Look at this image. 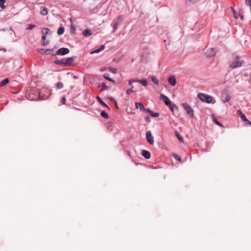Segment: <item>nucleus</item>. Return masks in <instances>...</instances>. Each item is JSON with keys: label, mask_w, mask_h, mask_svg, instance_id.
<instances>
[{"label": "nucleus", "mask_w": 251, "mask_h": 251, "mask_svg": "<svg viewBox=\"0 0 251 251\" xmlns=\"http://www.w3.org/2000/svg\"><path fill=\"white\" fill-rule=\"evenodd\" d=\"M160 99L165 103L167 106H170L171 105V101L170 99L166 96L164 95H160Z\"/></svg>", "instance_id": "8"}, {"label": "nucleus", "mask_w": 251, "mask_h": 251, "mask_svg": "<svg viewBox=\"0 0 251 251\" xmlns=\"http://www.w3.org/2000/svg\"><path fill=\"white\" fill-rule=\"evenodd\" d=\"M53 50L51 49H47L44 50V52L43 53H44L45 54L50 55V54H53Z\"/></svg>", "instance_id": "17"}, {"label": "nucleus", "mask_w": 251, "mask_h": 251, "mask_svg": "<svg viewBox=\"0 0 251 251\" xmlns=\"http://www.w3.org/2000/svg\"><path fill=\"white\" fill-rule=\"evenodd\" d=\"M143 111H146V112L149 113L150 114L151 113V111L149 109H145V110H143Z\"/></svg>", "instance_id": "39"}, {"label": "nucleus", "mask_w": 251, "mask_h": 251, "mask_svg": "<svg viewBox=\"0 0 251 251\" xmlns=\"http://www.w3.org/2000/svg\"><path fill=\"white\" fill-rule=\"evenodd\" d=\"M63 87V84L62 82H59L56 84V87L57 89H60Z\"/></svg>", "instance_id": "30"}, {"label": "nucleus", "mask_w": 251, "mask_h": 251, "mask_svg": "<svg viewBox=\"0 0 251 251\" xmlns=\"http://www.w3.org/2000/svg\"><path fill=\"white\" fill-rule=\"evenodd\" d=\"M46 31V33H45V35H43L42 37V40L45 41L46 38V34L48 33V32L49 31V29L48 28H43L42 29V33L44 34V31Z\"/></svg>", "instance_id": "15"}, {"label": "nucleus", "mask_w": 251, "mask_h": 251, "mask_svg": "<svg viewBox=\"0 0 251 251\" xmlns=\"http://www.w3.org/2000/svg\"><path fill=\"white\" fill-rule=\"evenodd\" d=\"M200 0H185V3L188 5H192L198 2Z\"/></svg>", "instance_id": "14"}, {"label": "nucleus", "mask_w": 251, "mask_h": 251, "mask_svg": "<svg viewBox=\"0 0 251 251\" xmlns=\"http://www.w3.org/2000/svg\"><path fill=\"white\" fill-rule=\"evenodd\" d=\"M101 86L102 87V89L103 90H107L109 88L104 83H102Z\"/></svg>", "instance_id": "31"}, {"label": "nucleus", "mask_w": 251, "mask_h": 251, "mask_svg": "<svg viewBox=\"0 0 251 251\" xmlns=\"http://www.w3.org/2000/svg\"><path fill=\"white\" fill-rule=\"evenodd\" d=\"M175 135L176 136V137L177 138L178 140L180 142H183V138H182V137L180 135V134H179V133H178V131H175Z\"/></svg>", "instance_id": "18"}, {"label": "nucleus", "mask_w": 251, "mask_h": 251, "mask_svg": "<svg viewBox=\"0 0 251 251\" xmlns=\"http://www.w3.org/2000/svg\"><path fill=\"white\" fill-rule=\"evenodd\" d=\"M43 45H48V43H45V41H44L43 43Z\"/></svg>", "instance_id": "43"}, {"label": "nucleus", "mask_w": 251, "mask_h": 251, "mask_svg": "<svg viewBox=\"0 0 251 251\" xmlns=\"http://www.w3.org/2000/svg\"><path fill=\"white\" fill-rule=\"evenodd\" d=\"M135 106L136 108L137 109H140V110L142 111H143V110H145V107L142 103L140 102H136L135 103Z\"/></svg>", "instance_id": "13"}, {"label": "nucleus", "mask_w": 251, "mask_h": 251, "mask_svg": "<svg viewBox=\"0 0 251 251\" xmlns=\"http://www.w3.org/2000/svg\"><path fill=\"white\" fill-rule=\"evenodd\" d=\"M145 120L147 121H148V122H150V118L149 117H147L145 118Z\"/></svg>", "instance_id": "42"}, {"label": "nucleus", "mask_w": 251, "mask_h": 251, "mask_svg": "<svg viewBox=\"0 0 251 251\" xmlns=\"http://www.w3.org/2000/svg\"><path fill=\"white\" fill-rule=\"evenodd\" d=\"M104 48H105L104 46V45H102L100 49H97L95 50H94V51L92 52V53H99L100 51L103 50Z\"/></svg>", "instance_id": "23"}, {"label": "nucleus", "mask_w": 251, "mask_h": 251, "mask_svg": "<svg viewBox=\"0 0 251 251\" xmlns=\"http://www.w3.org/2000/svg\"><path fill=\"white\" fill-rule=\"evenodd\" d=\"M115 103L116 104V106H117V102L116 101H115Z\"/></svg>", "instance_id": "45"}, {"label": "nucleus", "mask_w": 251, "mask_h": 251, "mask_svg": "<svg viewBox=\"0 0 251 251\" xmlns=\"http://www.w3.org/2000/svg\"><path fill=\"white\" fill-rule=\"evenodd\" d=\"M243 62L240 56L236 55L229 62V65L230 68L235 69L242 66Z\"/></svg>", "instance_id": "1"}, {"label": "nucleus", "mask_w": 251, "mask_h": 251, "mask_svg": "<svg viewBox=\"0 0 251 251\" xmlns=\"http://www.w3.org/2000/svg\"><path fill=\"white\" fill-rule=\"evenodd\" d=\"M215 53H216V50L213 48H210V51H209V50H207L206 52V54H207V56H212L214 55L215 54Z\"/></svg>", "instance_id": "10"}, {"label": "nucleus", "mask_w": 251, "mask_h": 251, "mask_svg": "<svg viewBox=\"0 0 251 251\" xmlns=\"http://www.w3.org/2000/svg\"><path fill=\"white\" fill-rule=\"evenodd\" d=\"M118 28V24H115L113 25V28L114 31H116Z\"/></svg>", "instance_id": "37"}, {"label": "nucleus", "mask_w": 251, "mask_h": 251, "mask_svg": "<svg viewBox=\"0 0 251 251\" xmlns=\"http://www.w3.org/2000/svg\"><path fill=\"white\" fill-rule=\"evenodd\" d=\"M181 106L187 111V114L190 115L191 116H194V110L191 108V107L188 103H183L181 104Z\"/></svg>", "instance_id": "3"}, {"label": "nucleus", "mask_w": 251, "mask_h": 251, "mask_svg": "<svg viewBox=\"0 0 251 251\" xmlns=\"http://www.w3.org/2000/svg\"><path fill=\"white\" fill-rule=\"evenodd\" d=\"M97 99L99 101V102L101 104H102V105L104 106H106L107 107H108L107 105L105 104V102H104L101 100V99L99 97H97Z\"/></svg>", "instance_id": "27"}, {"label": "nucleus", "mask_w": 251, "mask_h": 251, "mask_svg": "<svg viewBox=\"0 0 251 251\" xmlns=\"http://www.w3.org/2000/svg\"><path fill=\"white\" fill-rule=\"evenodd\" d=\"M239 15H240L241 20H244V16L243 15L241 14L240 13Z\"/></svg>", "instance_id": "41"}, {"label": "nucleus", "mask_w": 251, "mask_h": 251, "mask_svg": "<svg viewBox=\"0 0 251 251\" xmlns=\"http://www.w3.org/2000/svg\"><path fill=\"white\" fill-rule=\"evenodd\" d=\"M100 115L102 117H104L105 118H108V114L105 112V111H102L101 113H100Z\"/></svg>", "instance_id": "28"}, {"label": "nucleus", "mask_w": 251, "mask_h": 251, "mask_svg": "<svg viewBox=\"0 0 251 251\" xmlns=\"http://www.w3.org/2000/svg\"><path fill=\"white\" fill-rule=\"evenodd\" d=\"M134 88L133 86H131V88H129V89H128L127 90H126V94H128V95H129L131 93H133L134 91L133 90V88Z\"/></svg>", "instance_id": "26"}, {"label": "nucleus", "mask_w": 251, "mask_h": 251, "mask_svg": "<svg viewBox=\"0 0 251 251\" xmlns=\"http://www.w3.org/2000/svg\"><path fill=\"white\" fill-rule=\"evenodd\" d=\"M4 2L5 0H0V6L2 9L5 8V6L4 4Z\"/></svg>", "instance_id": "29"}, {"label": "nucleus", "mask_w": 251, "mask_h": 251, "mask_svg": "<svg viewBox=\"0 0 251 251\" xmlns=\"http://www.w3.org/2000/svg\"><path fill=\"white\" fill-rule=\"evenodd\" d=\"M198 97L201 101L208 103H211L213 100L211 96L203 93L199 94Z\"/></svg>", "instance_id": "2"}, {"label": "nucleus", "mask_w": 251, "mask_h": 251, "mask_svg": "<svg viewBox=\"0 0 251 251\" xmlns=\"http://www.w3.org/2000/svg\"><path fill=\"white\" fill-rule=\"evenodd\" d=\"M109 70H110V72H111L112 73L115 74L117 73V70L115 68H111L109 69Z\"/></svg>", "instance_id": "33"}, {"label": "nucleus", "mask_w": 251, "mask_h": 251, "mask_svg": "<svg viewBox=\"0 0 251 251\" xmlns=\"http://www.w3.org/2000/svg\"><path fill=\"white\" fill-rule=\"evenodd\" d=\"M238 113L240 116L241 119L245 122L247 125H251V122L249 121L248 119H247L246 116L240 110H238L237 111Z\"/></svg>", "instance_id": "5"}, {"label": "nucleus", "mask_w": 251, "mask_h": 251, "mask_svg": "<svg viewBox=\"0 0 251 251\" xmlns=\"http://www.w3.org/2000/svg\"><path fill=\"white\" fill-rule=\"evenodd\" d=\"M169 83L172 86H175L176 84V79L175 76H170L168 78Z\"/></svg>", "instance_id": "11"}, {"label": "nucleus", "mask_w": 251, "mask_h": 251, "mask_svg": "<svg viewBox=\"0 0 251 251\" xmlns=\"http://www.w3.org/2000/svg\"><path fill=\"white\" fill-rule=\"evenodd\" d=\"M70 52V50L68 48H61L59 49L57 51V54L60 55H64Z\"/></svg>", "instance_id": "7"}, {"label": "nucleus", "mask_w": 251, "mask_h": 251, "mask_svg": "<svg viewBox=\"0 0 251 251\" xmlns=\"http://www.w3.org/2000/svg\"><path fill=\"white\" fill-rule=\"evenodd\" d=\"M150 115L153 117H157L159 116V113H153L152 111H151V113H150Z\"/></svg>", "instance_id": "32"}, {"label": "nucleus", "mask_w": 251, "mask_h": 251, "mask_svg": "<svg viewBox=\"0 0 251 251\" xmlns=\"http://www.w3.org/2000/svg\"><path fill=\"white\" fill-rule=\"evenodd\" d=\"M233 15L235 19L238 18V13L234 10H233Z\"/></svg>", "instance_id": "34"}, {"label": "nucleus", "mask_w": 251, "mask_h": 251, "mask_svg": "<svg viewBox=\"0 0 251 251\" xmlns=\"http://www.w3.org/2000/svg\"><path fill=\"white\" fill-rule=\"evenodd\" d=\"M146 139L150 144H153L154 143L153 137L152 136L151 133L150 131H148L146 133Z\"/></svg>", "instance_id": "9"}, {"label": "nucleus", "mask_w": 251, "mask_h": 251, "mask_svg": "<svg viewBox=\"0 0 251 251\" xmlns=\"http://www.w3.org/2000/svg\"><path fill=\"white\" fill-rule=\"evenodd\" d=\"M9 82V79L8 78H5V79L2 80L1 81L0 84V86H5L6 84H7Z\"/></svg>", "instance_id": "16"}, {"label": "nucleus", "mask_w": 251, "mask_h": 251, "mask_svg": "<svg viewBox=\"0 0 251 251\" xmlns=\"http://www.w3.org/2000/svg\"><path fill=\"white\" fill-rule=\"evenodd\" d=\"M142 155L146 159H149L151 157V153L149 151L146 150H143L142 151Z\"/></svg>", "instance_id": "12"}, {"label": "nucleus", "mask_w": 251, "mask_h": 251, "mask_svg": "<svg viewBox=\"0 0 251 251\" xmlns=\"http://www.w3.org/2000/svg\"><path fill=\"white\" fill-rule=\"evenodd\" d=\"M64 32V28L63 27H60L57 31V33L58 35H61L63 34Z\"/></svg>", "instance_id": "24"}, {"label": "nucleus", "mask_w": 251, "mask_h": 251, "mask_svg": "<svg viewBox=\"0 0 251 251\" xmlns=\"http://www.w3.org/2000/svg\"><path fill=\"white\" fill-rule=\"evenodd\" d=\"M174 105H173L172 104H171V105L170 106H168L169 107V108H170V110H171L172 112H173V111H174Z\"/></svg>", "instance_id": "38"}, {"label": "nucleus", "mask_w": 251, "mask_h": 251, "mask_svg": "<svg viewBox=\"0 0 251 251\" xmlns=\"http://www.w3.org/2000/svg\"><path fill=\"white\" fill-rule=\"evenodd\" d=\"M138 82L142 84L143 85L146 86L148 85V81L146 79H131L129 80L128 83L129 85H131L133 82Z\"/></svg>", "instance_id": "4"}, {"label": "nucleus", "mask_w": 251, "mask_h": 251, "mask_svg": "<svg viewBox=\"0 0 251 251\" xmlns=\"http://www.w3.org/2000/svg\"><path fill=\"white\" fill-rule=\"evenodd\" d=\"M174 156L175 158L176 159V160H177L178 161L181 160V158L180 157H179L177 155L174 154Z\"/></svg>", "instance_id": "35"}, {"label": "nucleus", "mask_w": 251, "mask_h": 251, "mask_svg": "<svg viewBox=\"0 0 251 251\" xmlns=\"http://www.w3.org/2000/svg\"><path fill=\"white\" fill-rule=\"evenodd\" d=\"M35 26V25H29L27 29H32L33 28H34V27Z\"/></svg>", "instance_id": "36"}, {"label": "nucleus", "mask_w": 251, "mask_h": 251, "mask_svg": "<svg viewBox=\"0 0 251 251\" xmlns=\"http://www.w3.org/2000/svg\"><path fill=\"white\" fill-rule=\"evenodd\" d=\"M83 35L84 36H89L91 35L90 30L89 29H85L83 32Z\"/></svg>", "instance_id": "20"}, {"label": "nucleus", "mask_w": 251, "mask_h": 251, "mask_svg": "<svg viewBox=\"0 0 251 251\" xmlns=\"http://www.w3.org/2000/svg\"><path fill=\"white\" fill-rule=\"evenodd\" d=\"M74 62V59L72 57H69L66 59L61 61V63L65 66H70Z\"/></svg>", "instance_id": "6"}, {"label": "nucleus", "mask_w": 251, "mask_h": 251, "mask_svg": "<svg viewBox=\"0 0 251 251\" xmlns=\"http://www.w3.org/2000/svg\"><path fill=\"white\" fill-rule=\"evenodd\" d=\"M213 122L216 124L218 126H222V127H223V125L220 123L218 120L217 119H216V118L213 116Z\"/></svg>", "instance_id": "19"}, {"label": "nucleus", "mask_w": 251, "mask_h": 251, "mask_svg": "<svg viewBox=\"0 0 251 251\" xmlns=\"http://www.w3.org/2000/svg\"><path fill=\"white\" fill-rule=\"evenodd\" d=\"M151 81L155 84H157L158 83V81L156 77L154 76H151Z\"/></svg>", "instance_id": "25"}, {"label": "nucleus", "mask_w": 251, "mask_h": 251, "mask_svg": "<svg viewBox=\"0 0 251 251\" xmlns=\"http://www.w3.org/2000/svg\"><path fill=\"white\" fill-rule=\"evenodd\" d=\"M111 100H112V101H114V99L113 98H111Z\"/></svg>", "instance_id": "44"}, {"label": "nucleus", "mask_w": 251, "mask_h": 251, "mask_svg": "<svg viewBox=\"0 0 251 251\" xmlns=\"http://www.w3.org/2000/svg\"><path fill=\"white\" fill-rule=\"evenodd\" d=\"M40 13L44 16L47 15L48 14V10L45 8H42L41 9Z\"/></svg>", "instance_id": "21"}, {"label": "nucleus", "mask_w": 251, "mask_h": 251, "mask_svg": "<svg viewBox=\"0 0 251 251\" xmlns=\"http://www.w3.org/2000/svg\"><path fill=\"white\" fill-rule=\"evenodd\" d=\"M103 77L107 80H109L110 81H111V82H115V81L112 79H111L110 77H109V75L108 74H104L103 75Z\"/></svg>", "instance_id": "22"}, {"label": "nucleus", "mask_w": 251, "mask_h": 251, "mask_svg": "<svg viewBox=\"0 0 251 251\" xmlns=\"http://www.w3.org/2000/svg\"><path fill=\"white\" fill-rule=\"evenodd\" d=\"M65 101H66V99L65 98H63L62 100V102L63 104H65Z\"/></svg>", "instance_id": "40"}]
</instances>
